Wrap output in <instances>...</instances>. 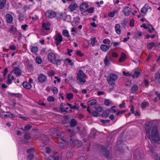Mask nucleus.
<instances>
[{
  "mask_svg": "<svg viewBox=\"0 0 160 160\" xmlns=\"http://www.w3.org/2000/svg\"><path fill=\"white\" fill-rule=\"evenodd\" d=\"M69 128H70V127H68L67 131L71 135L69 137L70 143L71 144H72L74 143L77 147H81L82 145V142L81 141L77 140L75 137L76 134V132Z\"/></svg>",
  "mask_w": 160,
  "mask_h": 160,
  "instance_id": "obj_1",
  "label": "nucleus"
},
{
  "mask_svg": "<svg viewBox=\"0 0 160 160\" xmlns=\"http://www.w3.org/2000/svg\"><path fill=\"white\" fill-rule=\"evenodd\" d=\"M151 138L153 141L155 142H157L160 139L157 131V128L156 126H154L152 129Z\"/></svg>",
  "mask_w": 160,
  "mask_h": 160,
  "instance_id": "obj_2",
  "label": "nucleus"
},
{
  "mask_svg": "<svg viewBox=\"0 0 160 160\" xmlns=\"http://www.w3.org/2000/svg\"><path fill=\"white\" fill-rule=\"evenodd\" d=\"M118 78V76L114 74H110L107 78L108 84L111 86H113L115 84V81Z\"/></svg>",
  "mask_w": 160,
  "mask_h": 160,
  "instance_id": "obj_3",
  "label": "nucleus"
},
{
  "mask_svg": "<svg viewBox=\"0 0 160 160\" xmlns=\"http://www.w3.org/2000/svg\"><path fill=\"white\" fill-rule=\"evenodd\" d=\"M77 76L78 77L77 80H79L80 82L84 83L86 82V80L84 78H87V76L82 70H79L77 73Z\"/></svg>",
  "mask_w": 160,
  "mask_h": 160,
  "instance_id": "obj_4",
  "label": "nucleus"
},
{
  "mask_svg": "<svg viewBox=\"0 0 160 160\" xmlns=\"http://www.w3.org/2000/svg\"><path fill=\"white\" fill-rule=\"evenodd\" d=\"M142 156L140 150L136 149L134 151L133 159L134 160H141Z\"/></svg>",
  "mask_w": 160,
  "mask_h": 160,
  "instance_id": "obj_5",
  "label": "nucleus"
},
{
  "mask_svg": "<svg viewBox=\"0 0 160 160\" xmlns=\"http://www.w3.org/2000/svg\"><path fill=\"white\" fill-rule=\"evenodd\" d=\"M38 138L40 140L42 141V143L44 146L46 145L49 141L48 137L45 134H40L38 136Z\"/></svg>",
  "mask_w": 160,
  "mask_h": 160,
  "instance_id": "obj_6",
  "label": "nucleus"
},
{
  "mask_svg": "<svg viewBox=\"0 0 160 160\" xmlns=\"http://www.w3.org/2000/svg\"><path fill=\"white\" fill-rule=\"evenodd\" d=\"M151 123L149 122H147L146 123V127H145V130L147 135L148 137L151 140V136L150 134V132L151 127V125H150Z\"/></svg>",
  "mask_w": 160,
  "mask_h": 160,
  "instance_id": "obj_7",
  "label": "nucleus"
},
{
  "mask_svg": "<svg viewBox=\"0 0 160 160\" xmlns=\"http://www.w3.org/2000/svg\"><path fill=\"white\" fill-rule=\"evenodd\" d=\"M48 58L50 62L54 64L55 61L56 57L55 54L53 52L49 53L48 55Z\"/></svg>",
  "mask_w": 160,
  "mask_h": 160,
  "instance_id": "obj_8",
  "label": "nucleus"
},
{
  "mask_svg": "<svg viewBox=\"0 0 160 160\" xmlns=\"http://www.w3.org/2000/svg\"><path fill=\"white\" fill-rule=\"evenodd\" d=\"M45 16L47 18H52L56 16V13L53 11L48 10L46 12Z\"/></svg>",
  "mask_w": 160,
  "mask_h": 160,
  "instance_id": "obj_9",
  "label": "nucleus"
},
{
  "mask_svg": "<svg viewBox=\"0 0 160 160\" xmlns=\"http://www.w3.org/2000/svg\"><path fill=\"white\" fill-rule=\"evenodd\" d=\"M55 41L56 42L55 43L57 46L59 45L62 41V35L59 33H58L56 35L55 38Z\"/></svg>",
  "mask_w": 160,
  "mask_h": 160,
  "instance_id": "obj_10",
  "label": "nucleus"
},
{
  "mask_svg": "<svg viewBox=\"0 0 160 160\" xmlns=\"http://www.w3.org/2000/svg\"><path fill=\"white\" fill-rule=\"evenodd\" d=\"M154 81L157 85H160V72H158L155 74Z\"/></svg>",
  "mask_w": 160,
  "mask_h": 160,
  "instance_id": "obj_11",
  "label": "nucleus"
},
{
  "mask_svg": "<svg viewBox=\"0 0 160 160\" xmlns=\"http://www.w3.org/2000/svg\"><path fill=\"white\" fill-rule=\"evenodd\" d=\"M38 80L40 82L43 83L47 81V77L44 74H40L38 76Z\"/></svg>",
  "mask_w": 160,
  "mask_h": 160,
  "instance_id": "obj_12",
  "label": "nucleus"
},
{
  "mask_svg": "<svg viewBox=\"0 0 160 160\" xmlns=\"http://www.w3.org/2000/svg\"><path fill=\"white\" fill-rule=\"evenodd\" d=\"M88 8V4L86 3H83L80 6V10L81 12H85Z\"/></svg>",
  "mask_w": 160,
  "mask_h": 160,
  "instance_id": "obj_13",
  "label": "nucleus"
},
{
  "mask_svg": "<svg viewBox=\"0 0 160 160\" xmlns=\"http://www.w3.org/2000/svg\"><path fill=\"white\" fill-rule=\"evenodd\" d=\"M102 152L103 156L106 158L109 157V152L108 150L105 148L102 147Z\"/></svg>",
  "mask_w": 160,
  "mask_h": 160,
  "instance_id": "obj_14",
  "label": "nucleus"
},
{
  "mask_svg": "<svg viewBox=\"0 0 160 160\" xmlns=\"http://www.w3.org/2000/svg\"><path fill=\"white\" fill-rule=\"evenodd\" d=\"M123 9V12L125 15L126 16H129L131 13L130 8L128 6H125Z\"/></svg>",
  "mask_w": 160,
  "mask_h": 160,
  "instance_id": "obj_15",
  "label": "nucleus"
},
{
  "mask_svg": "<svg viewBox=\"0 0 160 160\" xmlns=\"http://www.w3.org/2000/svg\"><path fill=\"white\" fill-rule=\"evenodd\" d=\"M6 17L7 22L9 23H12L13 21L12 16L10 14H7L6 15Z\"/></svg>",
  "mask_w": 160,
  "mask_h": 160,
  "instance_id": "obj_16",
  "label": "nucleus"
},
{
  "mask_svg": "<svg viewBox=\"0 0 160 160\" xmlns=\"http://www.w3.org/2000/svg\"><path fill=\"white\" fill-rule=\"evenodd\" d=\"M77 7V4L75 2H72L69 6L68 8L71 11L75 10Z\"/></svg>",
  "mask_w": 160,
  "mask_h": 160,
  "instance_id": "obj_17",
  "label": "nucleus"
},
{
  "mask_svg": "<svg viewBox=\"0 0 160 160\" xmlns=\"http://www.w3.org/2000/svg\"><path fill=\"white\" fill-rule=\"evenodd\" d=\"M110 112V108L106 110L105 111L103 112L102 114V116L103 118H106L108 116Z\"/></svg>",
  "mask_w": 160,
  "mask_h": 160,
  "instance_id": "obj_18",
  "label": "nucleus"
},
{
  "mask_svg": "<svg viewBox=\"0 0 160 160\" xmlns=\"http://www.w3.org/2000/svg\"><path fill=\"white\" fill-rule=\"evenodd\" d=\"M111 46H107L104 44H102L100 46V48L101 50L104 52L108 51L109 49Z\"/></svg>",
  "mask_w": 160,
  "mask_h": 160,
  "instance_id": "obj_19",
  "label": "nucleus"
},
{
  "mask_svg": "<svg viewBox=\"0 0 160 160\" xmlns=\"http://www.w3.org/2000/svg\"><path fill=\"white\" fill-rule=\"evenodd\" d=\"M13 72L17 76H20L22 72L21 71L18 67H15L13 70Z\"/></svg>",
  "mask_w": 160,
  "mask_h": 160,
  "instance_id": "obj_20",
  "label": "nucleus"
},
{
  "mask_svg": "<svg viewBox=\"0 0 160 160\" xmlns=\"http://www.w3.org/2000/svg\"><path fill=\"white\" fill-rule=\"evenodd\" d=\"M70 127H74L77 124V121L74 118H72L69 122Z\"/></svg>",
  "mask_w": 160,
  "mask_h": 160,
  "instance_id": "obj_21",
  "label": "nucleus"
},
{
  "mask_svg": "<svg viewBox=\"0 0 160 160\" xmlns=\"http://www.w3.org/2000/svg\"><path fill=\"white\" fill-rule=\"evenodd\" d=\"M120 27V25L119 24H116L115 27V31L117 33L118 35H120L121 32Z\"/></svg>",
  "mask_w": 160,
  "mask_h": 160,
  "instance_id": "obj_22",
  "label": "nucleus"
},
{
  "mask_svg": "<svg viewBox=\"0 0 160 160\" xmlns=\"http://www.w3.org/2000/svg\"><path fill=\"white\" fill-rule=\"evenodd\" d=\"M22 85L24 88L27 89H30L32 87L31 84L28 82H23Z\"/></svg>",
  "mask_w": 160,
  "mask_h": 160,
  "instance_id": "obj_23",
  "label": "nucleus"
},
{
  "mask_svg": "<svg viewBox=\"0 0 160 160\" xmlns=\"http://www.w3.org/2000/svg\"><path fill=\"white\" fill-rule=\"evenodd\" d=\"M155 46V47H157L158 45H155V43L154 42H152L149 43L147 44V47L148 49H151L153 47Z\"/></svg>",
  "mask_w": 160,
  "mask_h": 160,
  "instance_id": "obj_24",
  "label": "nucleus"
},
{
  "mask_svg": "<svg viewBox=\"0 0 160 160\" xmlns=\"http://www.w3.org/2000/svg\"><path fill=\"white\" fill-rule=\"evenodd\" d=\"M148 5L146 4L144 7L142 8L141 10V12L144 14H145L147 11L148 8H147Z\"/></svg>",
  "mask_w": 160,
  "mask_h": 160,
  "instance_id": "obj_25",
  "label": "nucleus"
},
{
  "mask_svg": "<svg viewBox=\"0 0 160 160\" xmlns=\"http://www.w3.org/2000/svg\"><path fill=\"white\" fill-rule=\"evenodd\" d=\"M104 62L105 66H108L110 64V62L107 56H106L105 58L104 59Z\"/></svg>",
  "mask_w": 160,
  "mask_h": 160,
  "instance_id": "obj_26",
  "label": "nucleus"
},
{
  "mask_svg": "<svg viewBox=\"0 0 160 160\" xmlns=\"http://www.w3.org/2000/svg\"><path fill=\"white\" fill-rule=\"evenodd\" d=\"M74 152L72 151H70L67 152L66 154V156L68 158H71L73 156Z\"/></svg>",
  "mask_w": 160,
  "mask_h": 160,
  "instance_id": "obj_27",
  "label": "nucleus"
},
{
  "mask_svg": "<svg viewBox=\"0 0 160 160\" xmlns=\"http://www.w3.org/2000/svg\"><path fill=\"white\" fill-rule=\"evenodd\" d=\"M12 72H10L8 74V80L7 82V83L9 84H11L12 83L11 79V77L12 75Z\"/></svg>",
  "mask_w": 160,
  "mask_h": 160,
  "instance_id": "obj_28",
  "label": "nucleus"
},
{
  "mask_svg": "<svg viewBox=\"0 0 160 160\" xmlns=\"http://www.w3.org/2000/svg\"><path fill=\"white\" fill-rule=\"evenodd\" d=\"M66 15V12H62L61 13L58 14V17L61 19L64 20V19L65 18Z\"/></svg>",
  "mask_w": 160,
  "mask_h": 160,
  "instance_id": "obj_29",
  "label": "nucleus"
},
{
  "mask_svg": "<svg viewBox=\"0 0 160 160\" xmlns=\"http://www.w3.org/2000/svg\"><path fill=\"white\" fill-rule=\"evenodd\" d=\"M126 58V55L124 53H122L121 56V58L119 60V61L120 62H122L124 61Z\"/></svg>",
  "mask_w": 160,
  "mask_h": 160,
  "instance_id": "obj_30",
  "label": "nucleus"
},
{
  "mask_svg": "<svg viewBox=\"0 0 160 160\" xmlns=\"http://www.w3.org/2000/svg\"><path fill=\"white\" fill-rule=\"evenodd\" d=\"M141 72L139 71H135L134 72V74H132V77L133 78H135L136 77H138L140 74Z\"/></svg>",
  "mask_w": 160,
  "mask_h": 160,
  "instance_id": "obj_31",
  "label": "nucleus"
},
{
  "mask_svg": "<svg viewBox=\"0 0 160 160\" xmlns=\"http://www.w3.org/2000/svg\"><path fill=\"white\" fill-rule=\"evenodd\" d=\"M62 34L63 35L66 37H68L70 36L69 34L68 31L66 29H64L62 31Z\"/></svg>",
  "mask_w": 160,
  "mask_h": 160,
  "instance_id": "obj_32",
  "label": "nucleus"
},
{
  "mask_svg": "<svg viewBox=\"0 0 160 160\" xmlns=\"http://www.w3.org/2000/svg\"><path fill=\"white\" fill-rule=\"evenodd\" d=\"M6 2V0H0V9H2Z\"/></svg>",
  "mask_w": 160,
  "mask_h": 160,
  "instance_id": "obj_33",
  "label": "nucleus"
},
{
  "mask_svg": "<svg viewBox=\"0 0 160 160\" xmlns=\"http://www.w3.org/2000/svg\"><path fill=\"white\" fill-rule=\"evenodd\" d=\"M73 97V95L72 93H67L66 94V98L68 100H70Z\"/></svg>",
  "mask_w": 160,
  "mask_h": 160,
  "instance_id": "obj_34",
  "label": "nucleus"
},
{
  "mask_svg": "<svg viewBox=\"0 0 160 160\" xmlns=\"http://www.w3.org/2000/svg\"><path fill=\"white\" fill-rule=\"evenodd\" d=\"M138 88L136 85H134L131 88V92L134 93L135 92L138 90Z\"/></svg>",
  "mask_w": 160,
  "mask_h": 160,
  "instance_id": "obj_35",
  "label": "nucleus"
},
{
  "mask_svg": "<svg viewBox=\"0 0 160 160\" xmlns=\"http://www.w3.org/2000/svg\"><path fill=\"white\" fill-rule=\"evenodd\" d=\"M97 102V101L96 100L92 99L90 100H89L88 102V103L90 105H93L96 104Z\"/></svg>",
  "mask_w": 160,
  "mask_h": 160,
  "instance_id": "obj_36",
  "label": "nucleus"
},
{
  "mask_svg": "<svg viewBox=\"0 0 160 160\" xmlns=\"http://www.w3.org/2000/svg\"><path fill=\"white\" fill-rule=\"evenodd\" d=\"M65 108L64 106L63 105V103H62L60 105V110L62 112H68V111L66 110H64V108Z\"/></svg>",
  "mask_w": 160,
  "mask_h": 160,
  "instance_id": "obj_37",
  "label": "nucleus"
},
{
  "mask_svg": "<svg viewBox=\"0 0 160 160\" xmlns=\"http://www.w3.org/2000/svg\"><path fill=\"white\" fill-rule=\"evenodd\" d=\"M104 102L106 105L109 106V104L112 103V102L109 99H105L104 100Z\"/></svg>",
  "mask_w": 160,
  "mask_h": 160,
  "instance_id": "obj_38",
  "label": "nucleus"
},
{
  "mask_svg": "<svg viewBox=\"0 0 160 160\" xmlns=\"http://www.w3.org/2000/svg\"><path fill=\"white\" fill-rule=\"evenodd\" d=\"M71 20V17L70 15H66L65 18L64 19V21L69 22Z\"/></svg>",
  "mask_w": 160,
  "mask_h": 160,
  "instance_id": "obj_39",
  "label": "nucleus"
},
{
  "mask_svg": "<svg viewBox=\"0 0 160 160\" xmlns=\"http://www.w3.org/2000/svg\"><path fill=\"white\" fill-rule=\"evenodd\" d=\"M10 95L11 96H14L16 97L21 98L22 97V95L20 93H11Z\"/></svg>",
  "mask_w": 160,
  "mask_h": 160,
  "instance_id": "obj_40",
  "label": "nucleus"
},
{
  "mask_svg": "<svg viewBox=\"0 0 160 160\" xmlns=\"http://www.w3.org/2000/svg\"><path fill=\"white\" fill-rule=\"evenodd\" d=\"M64 62H68L71 65L73 66L74 65V63L72 62V60L69 58L65 59L64 60Z\"/></svg>",
  "mask_w": 160,
  "mask_h": 160,
  "instance_id": "obj_41",
  "label": "nucleus"
},
{
  "mask_svg": "<svg viewBox=\"0 0 160 160\" xmlns=\"http://www.w3.org/2000/svg\"><path fill=\"white\" fill-rule=\"evenodd\" d=\"M142 35V32L139 31H137V33H136L135 36L134 37L136 38H137L138 36L141 37Z\"/></svg>",
  "mask_w": 160,
  "mask_h": 160,
  "instance_id": "obj_42",
  "label": "nucleus"
},
{
  "mask_svg": "<svg viewBox=\"0 0 160 160\" xmlns=\"http://www.w3.org/2000/svg\"><path fill=\"white\" fill-rule=\"evenodd\" d=\"M95 38H93L90 39L89 41V43L92 45V46H94L95 45Z\"/></svg>",
  "mask_w": 160,
  "mask_h": 160,
  "instance_id": "obj_43",
  "label": "nucleus"
},
{
  "mask_svg": "<svg viewBox=\"0 0 160 160\" xmlns=\"http://www.w3.org/2000/svg\"><path fill=\"white\" fill-rule=\"evenodd\" d=\"M31 51L33 53H36L38 51V48L37 47H33L31 48Z\"/></svg>",
  "mask_w": 160,
  "mask_h": 160,
  "instance_id": "obj_44",
  "label": "nucleus"
},
{
  "mask_svg": "<svg viewBox=\"0 0 160 160\" xmlns=\"http://www.w3.org/2000/svg\"><path fill=\"white\" fill-rule=\"evenodd\" d=\"M102 42L104 44H107L109 46L111 43V41L108 39H105L103 40Z\"/></svg>",
  "mask_w": 160,
  "mask_h": 160,
  "instance_id": "obj_45",
  "label": "nucleus"
},
{
  "mask_svg": "<svg viewBox=\"0 0 160 160\" xmlns=\"http://www.w3.org/2000/svg\"><path fill=\"white\" fill-rule=\"evenodd\" d=\"M95 109L96 111L99 112H102V108L101 107H98L96 106H95Z\"/></svg>",
  "mask_w": 160,
  "mask_h": 160,
  "instance_id": "obj_46",
  "label": "nucleus"
},
{
  "mask_svg": "<svg viewBox=\"0 0 160 160\" xmlns=\"http://www.w3.org/2000/svg\"><path fill=\"white\" fill-rule=\"evenodd\" d=\"M152 155L153 156V158L155 160H158V155L157 153H154L152 154Z\"/></svg>",
  "mask_w": 160,
  "mask_h": 160,
  "instance_id": "obj_47",
  "label": "nucleus"
},
{
  "mask_svg": "<svg viewBox=\"0 0 160 160\" xmlns=\"http://www.w3.org/2000/svg\"><path fill=\"white\" fill-rule=\"evenodd\" d=\"M24 19V16L20 13L18 16V19L20 21H22Z\"/></svg>",
  "mask_w": 160,
  "mask_h": 160,
  "instance_id": "obj_48",
  "label": "nucleus"
},
{
  "mask_svg": "<svg viewBox=\"0 0 160 160\" xmlns=\"http://www.w3.org/2000/svg\"><path fill=\"white\" fill-rule=\"evenodd\" d=\"M148 104V103L147 102H142L141 104V107L142 109L145 108Z\"/></svg>",
  "mask_w": 160,
  "mask_h": 160,
  "instance_id": "obj_49",
  "label": "nucleus"
},
{
  "mask_svg": "<svg viewBox=\"0 0 160 160\" xmlns=\"http://www.w3.org/2000/svg\"><path fill=\"white\" fill-rule=\"evenodd\" d=\"M94 8L93 7H91L89 9H87L86 11L89 13H92L94 11Z\"/></svg>",
  "mask_w": 160,
  "mask_h": 160,
  "instance_id": "obj_50",
  "label": "nucleus"
},
{
  "mask_svg": "<svg viewBox=\"0 0 160 160\" xmlns=\"http://www.w3.org/2000/svg\"><path fill=\"white\" fill-rule=\"evenodd\" d=\"M16 30V28H14L13 25L11 26V28L9 29V31L11 32H14V33L15 32V31Z\"/></svg>",
  "mask_w": 160,
  "mask_h": 160,
  "instance_id": "obj_51",
  "label": "nucleus"
},
{
  "mask_svg": "<svg viewBox=\"0 0 160 160\" xmlns=\"http://www.w3.org/2000/svg\"><path fill=\"white\" fill-rule=\"evenodd\" d=\"M91 113L92 115L94 117H97L100 115L99 113L96 111L92 112Z\"/></svg>",
  "mask_w": 160,
  "mask_h": 160,
  "instance_id": "obj_52",
  "label": "nucleus"
},
{
  "mask_svg": "<svg viewBox=\"0 0 160 160\" xmlns=\"http://www.w3.org/2000/svg\"><path fill=\"white\" fill-rule=\"evenodd\" d=\"M100 122L103 124H105L106 123H109L110 122V120L108 119L106 120L101 119Z\"/></svg>",
  "mask_w": 160,
  "mask_h": 160,
  "instance_id": "obj_53",
  "label": "nucleus"
},
{
  "mask_svg": "<svg viewBox=\"0 0 160 160\" xmlns=\"http://www.w3.org/2000/svg\"><path fill=\"white\" fill-rule=\"evenodd\" d=\"M32 128V126L30 124H27L24 127L25 130H29Z\"/></svg>",
  "mask_w": 160,
  "mask_h": 160,
  "instance_id": "obj_54",
  "label": "nucleus"
},
{
  "mask_svg": "<svg viewBox=\"0 0 160 160\" xmlns=\"http://www.w3.org/2000/svg\"><path fill=\"white\" fill-rule=\"evenodd\" d=\"M47 100L50 102H53L55 101V99L52 96H49Z\"/></svg>",
  "mask_w": 160,
  "mask_h": 160,
  "instance_id": "obj_55",
  "label": "nucleus"
},
{
  "mask_svg": "<svg viewBox=\"0 0 160 160\" xmlns=\"http://www.w3.org/2000/svg\"><path fill=\"white\" fill-rule=\"evenodd\" d=\"M24 138L26 139H29L31 138L30 134L26 133L24 135Z\"/></svg>",
  "mask_w": 160,
  "mask_h": 160,
  "instance_id": "obj_56",
  "label": "nucleus"
},
{
  "mask_svg": "<svg viewBox=\"0 0 160 160\" xmlns=\"http://www.w3.org/2000/svg\"><path fill=\"white\" fill-rule=\"evenodd\" d=\"M126 111L125 110H122L120 111H119L118 110V112L116 113V115L117 116L121 115L122 114H123Z\"/></svg>",
  "mask_w": 160,
  "mask_h": 160,
  "instance_id": "obj_57",
  "label": "nucleus"
},
{
  "mask_svg": "<svg viewBox=\"0 0 160 160\" xmlns=\"http://www.w3.org/2000/svg\"><path fill=\"white\" fill-rule=\"evenodd\" d=\"M61 60L60 59H57L56 60L55 59V63L57 65H60L61 63Z\"/></svg>",
  "mask_w": 160,
  "mask_h": 160,
  "instance_id": "obj_58",
  "label": "nucleus"
},
{
  "mask_svg": "<svg viewBox=\"0 0 160 160\" xmlns=\"http://www.w3.org/2000/svg\"><path fill=\"white\" fill-rule=\"evenodd\" d=\"M127 22V21L126 19H124L123 20V22L121 24L123 28H125L126 27Z\"/></svg>",
  "mask_w": 160,
  "mask_h": 160,
  "instance_id": "obj_59",
  "label": "nucleus"
},
{
  "mask_svg": "<svg viewBox=\"0 0 160 160\" xmlns=\"http://www.w3.org/2000/svg\"><path fill=\"white\" fill-rule=\"evenodd\" d=\"M56 157L54 156H51L47 159V160H56Z\"/></svg>",
  "mask_w": 160,
  "mask_h": 160,
  "instance_id": "obj_60",
  "label": "nucleus"
},
{
  "mask_svg": "<svg viewBox=\"0 0 160 160\" xmlns=\"http://www.w3.org/2000/svg\"><path fill=\"white\" fill-rule=\"evenodd\" d=\"M34 158L33 154H30L28 156V160H32V159Z\"/></svg>",
  "mask_w": 160,
  "mask_h": 160,
  "instance_id": "obj_61",
  "label": "nucleus"
},
{
  "mask_svg": "<svg viewBox=\"0 0 160 160\" xmlns=\"http://www.w3.org/2000/svg\"><path fill=\"white\" fill-rule=\"evenodd\" d=\"M80 133L82 135H83L84 136H86L87 134L86 131L84 129L82 130Z\"/></svg>",
  "mask_w": 160,
  "mask_h": 160,
  "instance_id": "obj_62",
  "label": "nucleus"
},
{
  "mask_svg": "<svg viewBox=\"0 0 160 160\" xmlns=\"http://www.w3.org/2000/svg\"><path fill=\"white\" fill-rule=\"evenodd\" d=\"M122 72L123 75L126 76H132V74L128 72H126L125 71H123Z\"/></svg>",
  "mask_w": 160,
  "mask_h": 160,
  "instance_id": "obj_63",
  "label": "nucleus"
},
{
  "mask_svg": "<svg viewBox=\"0 0 160 160\" xmlns=\"http://www.w3.org/2000/svg\"><path fill=\"white\" fill-rule=\"evenodd\" d=\"M52 91L54 94H57L58 92V90L56 87H54L53 88Z\"/></svg>",
  "mask_w": 160,
  "mask_h": 160,
  "instance_id": "obj_64",
  "label": "nucleus"
}]
</instances>
